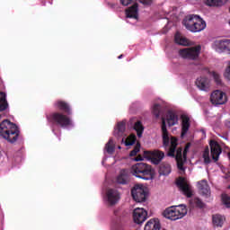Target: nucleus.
Returning <instances> with one entry per match:
<instances>
[{"label":"nucleus","instance_id":"a878e982","mask_svg":"<svg viewBox=\"0 0 230 230\" xmlns=\"http://www.w3.org/2000/svg\"><path fill=\"white\" fill-rule=\"evenodd\" d=\"M167 123L169 127H173L174 125H177V123H179V116H177L175 112L169 111L167 112Z\"/></svg>","mask_w":230,"mask_h":230},{"label":"nucleus","instance_id":"79ce46f5","mask_svg":"<svg viewBox=\"0 0 230 230\" xmlns=\"http://www.w3.org/2000/svg\"><path fill=\"white\" fill-rule=\"evenodd\" d=\"M139 3L146 4V6H150V4L154 3V0H139Z\"/></svg>","mask_w":230,"mask_h":230},{"label":"nucleus","instance_id":"a211bd4d","mask_svg":"<svg viewBox=\"0 0 230 230\" xmlns=\"http://www.w3.org/2000/svg\"><path fill=\"white\" fill-rule=\"evenodd\" d=\"M198 89L208 93L209 91V79L208 77H199L195 82Z\"/></svg>","mask_w":230,"mask_h":230},{"label":"nucleus","instance_id":"f8f14e48","mask_svg":"<svg viewBox=\"0 0 230 230\" xmlns=\"http://www.w3.org/2000/svg\"><path fill=\"white\" fill-rule=\"evenodd\" d=\"M210 102L213 105H224L227 102V96L224 92L216 90L210 95Z\"/></svg>","mask_w":230,"mask_h":230},{"label":"nucleus","instance_id":"7c9ffc66","mask_svg":"<svg viewBox=\"0 0 230 230\" xmlns=\"http://www.w3.org/2000/svg\"><path fill=\"white\" fill-rule=\"evenodd\" d=\"M134 130H136L137 137H142L143 132L145 131V127H143L141 121L138 120L135 123Z\"/></svg>","mask_w":230,"mask_h":230},{"label":"nucleus","instance_id":"f257e3e1","mask_svg":"<svg viewBox=\"0 0 230 230\" xmlns=\"http://www.w3.org/2000/svg\"><path fill=\"white\" fill-rule=\"evenodd\" d=\"M177 138L175 137H171V146L167 152L168 157H175L177 162L178 170L181 172H184V163H186L188 150H190L191 146V143L188 142L185 146L182 155V147L177 148Z\"/></svg>","mask_w":230,"mask_h":230},{"label":"nucleus","instance_id":"20e7f679","mask_svg":"<svg viewBox=\"0 0 230 230\" xmlns=\"http://www.w3.org/2000/svg\"><path fill=\"white\" fill-rule=\"evenodd\" d=\"M131 173L138 179L150 181L152 179V165L145 163H137L131 167Z\"/></svg>","mask_w":230,"mask_h":230},{"label":"nucleus","instance_id":"a18cd8bd","mask_svg":"<svg viewBox=\"0 0 230 230\" xmlns=\"http://www.w3.org/2000/svg\"><path fill=\"white\" fill-rule=\"evenodd\" d=\"M118 58H123V54L119 55Z\"/></svg>","mask_w":230,"mask_h":230},{"label":"nucleus","instance_id":"39448f33","mask_svg":"<svg viewBox=\"0 0 230 230\" xmlns=\"http://www.w3.org/2000/svg\"><path fill=\"white\" fill-rule=\"evenodd\" d=\"M47 119L61 128H69L73 127V120L67 115L61 112H53L52 114L47 116Z\"/></svg>","mask_w":230,"mask_h":230},{"label":"nucleus","instance_id":"a19ab883","mask_svg":"<svg viewBox=\"0 0 230 230\" xmlns=\"http://www.w3.org/2000/svg\"><path fill=\"white\" fill-rule=\"evenodd\" d=\"M136 0H120V4L122 6H128L131 3H134Z\"/></svg>","mask_w":230,"mask_h":230},{"label":"nucleus","instance_id":"c03bdc74","mask_svg":"<svg viewBox=\"0 0 230 230\" xmlns=\"http://www.w3.org/2000/svg\"><path fill=\"white\" fill-rule=\"evenodd\" d=\"M226 127L230 129V120H226L225 123Z\"/></svg>","mask_w":230,"mask_h":230},{"label":"nucleus","instance_id":"9d476101","mask_svg":"<svg viewBox=\"0 0 230 230\" xmlns=\"http://www.w3.org/2000/svg\"><path fill=\"white\" fill-rule=\"evenodd\" d=\"M121 199V194L116 189H108L105 194V200L109 206H116Z\"/></svg>","mask_w":230,"mask_h":230},{"label":"nucleus","instance_id":"37998d69","mask_svg":"<svg viewBox=\"0 0 230 230\" xmlns=\"http://www.w3.org/2000/svg\"><path fill=\"white\" fill-rule=\"evenodd\" d=\"M135 161H143V156L137 155V156L135 158Z\"/></svg>","mask_w":230,"mask_h":230},{"label":"nucleus","instance_id":"393cba45","mask_svg":"<svg viewBox=\"0 0 230 230\" xmlns=\"http://www.w3.org/2000/svg\"><path fill=\"white\" fill-rule=\"evenodd\" d=\"M226 222V217L220 214H215L212 216V224L215 227H222Z\"/></svg>","mask_w":230,"mask_h":230},{"label":"nucleus","instance_id":"58836bf2","mask_svg":"<svg viewBox=\"0 0 230 230\" xmlns=\"http://www.w3.org/2000/svg\"><path fill=\"white\" fill-rule=\"evenodd\" d=\"M121 227H123V224L121 223V220L117 219V220L113 221L112 226H111L112 230H120Z\"/></svg>","mask_w":230,"mask_h":230},{"label":"nucleus","instance_id":"72a5a7b5","mask_svg":"<svg viewBox=\"0 0 230 230\" xmlns=\"http://www.w3.org/2000/svg\"><path fill=\"white\" fill-rule=\"evenodd\" d=\"M137 139V137H136V135L134 134L130 135L125 141L126 146H132V145L136 143Z\"/></svg>","mask_w":230,"mask_h":230},{"label":"nucleus","instance_id":"9b49d317","mask_svg":"<svg viewBox=\"0 0 230 230\" xmlns=\"http://www.w3.org/2000/svg\"><path fill=\"white\" fill-rule=\"evenodd\" d=\"M144 155L150 159L153 164H159L164 159V152L159 150L145 151Z\"/></svg>","mask_w":230,"mask_h":230},{"label":"nucleus","instance_id":"cd10ccee","mask_svg":"<svg viewBox=\"0 0 230 230\" xmlns=\"http://www.w3.org/2000/svg\"><path fill=\"white\" fill-rule=\"evenodd\" d=\"M174 41L180 46H190V41H188V39L182 37L179 32H176L174 36Z\"/></svg>","mask_w":230,"mask_h":230},{"label":"nucleus","instance_id":"c85d7f7f","mask_svg":"<svg viewBox=\"0 0 230 230\" xmlns=\"http://www.w3.org/2000/svg\"><path fill=\"white\" fill-rule=\"evenodd\" d=\"M126 124L125 122H119L117 125V128L114 131L115 136L117 137H123V134H125Z\"/></svg>","mask_w":230,"mask_h":230},{"label":"nucleus","instance_id":"ddd939ff","mask_svg":"<svg viewBox=\"0 0 230 230\" xmlns=\"http://www.w3.org/2000/svg\"><path fill=\"white\" fill-rule=\"evenodd\" d=\"M209 146L212 159L217 163L220 157V154H222V147L220 146V144L215 140H210Z\"/></svg>","mask_w":230,"mask_h":230},{"label":"nucleus","instance_id":"5701e85b","mask_svg":"<svg viewBox=\"0 0 230 230\" xmlns=\"http://www.w3.org/2000/svg\"><path fill=\"white\" fill-rule=\"evenodd\" d=\"M116 181L118 184H128V171L122 169L117 176Z\"/></svg>","mask_w":230,"mask_h":230},{"label":"nucleus","instance_id":"7ed1b4c3","mask_svg":"<svg viewBox=\"0 0 230 230\" xmlns=\"http://www.w3.org/2000/svg\"><path fill=\"white\" fill-rule=\"evenodd\" d=\"M183 25L189 31L198 33L206 30V22L197 14H190L183 20Z\"/></svg>","mask_w":230,"mask_h":230},{"label":"nucleus","instance_id":"6ab92c4d","mask_svg":"<svg viewBox=\"0 0 230 230\" xmlns=\"http://www.w3.org/2000/svg\"><path fill=\"white\" fill-rule=\"evenodd\" d=\"M56 107L57 109H58V111H61L62 112H64V114H66L67 116H71L73 114V111H71V106L65 101H58L56 102Z\"/></svg>","mask_w":230,"mask_h":230},{"label":"nucleus","instance_id":"2f4dec72","mask_svg":"<svg viewBox=\"0 0 230 230\" xmlns=\"http://www.w3.org/2000/svg\"><path fill=\"white\" fill-rule=\"evenodd\" d=\"M105 150L108 154H114L115 146H114V140L112 138H110V140L106 144Z\"/></svg>","mask_w":230,"mask_h":230},{"label":"nucleus","instance_id":"473e14b6","mask_svg":"<svg viewBox=\"0 0 230 230\" xmlns=\"http://www.w3.org/2000/svg\"><path fill=\"white\" fill-rule=\"evenodd\" d=\"M209 75H211L217 85H222V77L218 73L213 71V72H209Z\"/></svg>","mask_w":230,"mask_h":230},{"label":"nucleus","instance_id":"c756f323","mask_svg":"<svg viewBox=\"0 0 230 230\" xmlns=\"http://www.w3.org/2000/svg\"><path fill=\"white\" fill-rule=\"evenodd\" d=\"M225 3H227V0H205L207 6H224Z\"/></svg>","mask_w":230,"mask_h":230},{"label":"nucleus","instance_id":"f03ea898","mask_svg":"<svg viewBox=\"0 0 230 230\" xmlns=\"http://www.w3.org/2000/svg\"><path fill=\"white\" fill-rule=\"evenodd\" d=\"M19 128L13 122L4 119L0 123V136L8 141V143H15L19 139Z\"/></svg>","mask_w":230,"mask_h":230},{"label":"nucleus","instance_id":"c9c22d12","mask_svg":"<svg viewBox=\"0 0 230 230\" xmlns=\"http://www.w3.org/2000/svg\"><path fill=\"white\" fill-rule=\"evenodd\" d=\"M190 203L193 204L196 208H199L200 209L204 208V202H202V200L199 198H194L190 200Z\"/></svg>","mask_w":230,"mask_h":230},{"label":"nucleus","instance_id":"4be33fe9","mask_svg":"<svg viewBox=\"0 0 230 230\" xmlns=\"http://www.w3.org/2000/svg\"><path fill=\"white\" fill-rule=\"evenodd\" d=\"M8 109V102L6 101V93L0 92V119L4 116L3 112Z\"/></svg>","mask_w":230,"mask_h":230},{"label":"nucleus","instance_id":"412c9836","mask_svg":"<svg viewBox=\"0 0 230 230\" xmlns=\"http://www.w3.org/2000/svg\"><path fill=\"white\" fill-rule=\"evenodd\" d=\"M144 230H161L159 218H153L146 222Z\"/></svg>","mask_w":230,"mask_h":230},{"label":"nucleus","instance_id":"ea45409f","mask_svg":"<svg viewBox=\"0 0 230 230\" xmlns=\"http://www.w3.org/2000/svg\"><path fill=\"white\" fill-rule=\"evenodd\" d=\"M141 149V144L137 143L134 149L129 153L130 157H135V155H137V153Z\"/></svg>","mask_w":230,"mask_h":230},{"label":"nucleus","instance_id":"423d86ee","mask_svg":"<svg viewBox=\"0 0 230 230\" xmlns=\"http://www.w3.org/2000/svg\"><path fill=\"white\" fill-rule=\"evenodd\" d=\"M188 215L186 205L172 206L164 211V217L169 220H179Z\"/></svg>","mask_w":230,"mask_h":230},{"label":"nucleus","instance_id":"bb28decb","mask_svg":"<svg viewBox=\"0 0 230 230\" xmlns=\"http://www.w3.org/2000/svg\"><path fill=\"white\" fill-rule=\"evenodd\" d=\"M158 172L160 175H170L172 173V166L170 164L163 163L160 164Z\"/></svg>","mask_w":230,"mask_h":230},{"label":"nucleus","instance_id":"2eb2a0df","mask_svg":"<svg viewBox=\"0 0 230 230\" xmlns=\"http://www.w3.org/2000/svg\"><path fill=\"white\" fill-rule=\"evenodd\" d=\"M176 185L178 186V188H180L182 193L188 197V199H190V197H192L193 193H191V190H190V185L186 181L185 178L180 177L176 181Z\"/></svg>","mask_w":230,"mask_h":230},{"label":"nucleus","instance_id":"1a4fd4ad","mask_svg":"<svg viewBox=\"0 0 230 230\" xmlns=\"http://www.w3.org/2000/svg\"><path fill=\"white\" fill-rule=\"evenodd\" d=\"M212 48L217 53H230V40H216L212 43Z\"/></svg>","mask_w":230,"mask_h":230},{"label":"nucleus","instance_id":"f704fd0d","mask_svg":"<svg viewBox=\"0 0 230 230\" xmlns=\"http://www.w3.org/2000/svg\"><path fill=\"white\" fill-rule=\"evenodd\" d=\"M203 159L205 164H209L211 163V158L209 157V147L207 146L203 152Z\"/></svg>","mask_w":230,"mask_h":230},{"label":"nucleus","instance_id":"b1692460","mask_svg":"<svg viewBox=\"0 0 230 230\" xmlns=\"http://www.w3.org/2000/svg\"><path fill=\"white\" fill-rule=\"evenodd\" d=\"M190 130V117L186 115L181 116V137H184L185 134H188Z\"/></svg>","mask_w":230,"mask_h":230},{"label":"nucleus","instance_id":"6e6552de","mask_svg":"<svg viewBox=\"0 0 230 230\" xmlns=\"http://www.w3.org/2000/svg\"><path fill=\"white\" fill-rule=\"evenodd\" d=\"M131 197L135 202H145L146 197H148V193L143 185L137 184L131 189Z\"/></svg>","mask_w":230,"mask_h":230},{"label":"nucleus","instance_id":"dca6fc26","mask_svg":"<svg viewBox=\"0 0 230 230\" xmlns=\"http://www.w3.org/2000/svg\"><path fill=\"white\" fill-rule=\"evenodd\" d=\"M162 134H163V145L164 148L170 146V137L168 136V129L166 128V119L162 117Z\"/></svg>","mask_w":230,"mask_h":230},{"label":"nucleus","instance_id":"4468645a","mask_svg":"<svg viewBox=\"0 0 230 230\" xmlns=\"http://www.w3.org/2000/svg\"><path fill=\"white\" fill-rule=\"evenodd\" d=\"M148 213L145 208H135L133 211V220L135 224H143L146 220Z\"/></svg>","mask_w":230,"mask_h":230},{"label":"nucleus","instance_id":"e433bc0d","mask_svg":"<svg viewBox=\"0 0 230 230\" xmlns=\"http://www.w3.org/2000/svg\"><path fill=\"white\" fill-rule=\"evenodd\" d=\"M152 112L154 114V116H155V118H159V116H161V106L160 104H154L153 109H152Z\"/></svg>","mask_w":230,"mask_h":230},{"label":"nucleus","instance_id":"0eeeda50","mask_svg":"<svg viewBox=\"0 0 230 230\" xmlns=\"http://www.w3.org/2000/svg\"><path fill=\"white\" fill-rule=\"evenodd\" d=\"M200 49L202 47L198 45L196 47L182 49L179 50V55L181 58H187L188 60H197L199 55H200Z\"/></svg>","mask_w":230,"mask_h":230},{"label":"nucleus","instance_id":"aec40b11","mask_svg":"<svg viewBox=\"0 0 230 230\" xmlns=\"http://www.w3.org/2000/svg\"><path fill=\"white\" fill-rule=\"evenodd\" d=\"M198 189L201 195L208 197V195L211 194V189L209 188V184H208V181L206 180L198 181Z\"/></svg>","mask_w":230,"mask_h":230},{"label":"nucleus","instance_id":"f3484780","mask_svg":"<svg viewBox=\"0 0 230 230\" xmlns=\"http://www.w3.org/2000/svg\"><path fill=\"white\" fill-rule=\"evenodd\" d=\"M138 6L139 5L137 4V3H135L130 7L126 9V17L128 19H137L139 12Z\"/></svg>","mask_w":230,"mask_h":230},{"label":"nucleus","instance_id":"4c0bfd02","mask_svg":"<svg viewBox=\"0 0 230 230\" xmlns=\"http://www.w3.org/2000/svg\"><path fill=\"white\" fill-rule=\"evenodd\" d=\"M221 199L226 208H230V197L227 194H222Z\"/></svg>","mask_w":230,"mask_h":230}]
</instances>
